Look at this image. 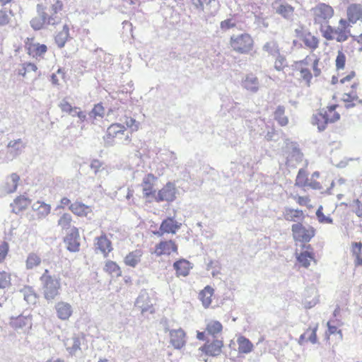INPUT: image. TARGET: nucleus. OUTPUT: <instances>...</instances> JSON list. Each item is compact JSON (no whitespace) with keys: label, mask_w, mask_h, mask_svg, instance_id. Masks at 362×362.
I'll return each instance as SVG.
<instances>
[{"label":"nucleus","mask_w":362,"mask_h":362,"mask_svg":"<svg viewBox=\"0 0 362 362\" xmlns=\"http://www.w3.org/2000/svg\"><path fill=\"white\" fill-rule=\"evenodd\" d=\"M139 129V124L129 117L124 124L115 122L111 124L106 129L103 137L106 146L115 144L129 145L132 141V134Z\"/></svg>","instance_id":"f257e3e1"},{"label":"nucleus","mask_w":362,"mask_h":362,"mask_svg":"<svg viewBox=\"0 0 362 362\" xmlns=\"http://www.w3.org/2000/svg\"><path fill=\"white\" fill-rule=\"evenodd\" d=\"M319 63L320 59L317 56L307 55L303 59L294 62L291 75L296 77L300 83L310 86L313 76L317 77L321 74Z\"/></svg>","instance_id":"f03ea898"},{"label":"nucleus","mask_w":362,"mask_h":362,"mask_svg":"<svg viewBox=\"0 0 362 362\" xmlns=\"http://www.w3.org/2000/svg\"><path fill=\"white\" fill-rule=\"evenodd\" d=\"M356 72L350 71L346 76L341 78L338 83L337 88L342 93V100L346 103L348 107H354L355 102L362 103L358 100L357 90L359 88L360 82L356 78Z\"/></svg>","instance_id":"7ed1b4c3"},{"label":"nucleus","mask_w":362,"mask_h":362,"mask_svg":"<svg viewBox=\"0 0 362 362\" xmlns=\"http://www.w3.org/2000/svg\"><path fill=\"white\" fill-rule=\"evenodd\" d=\"M322 36L328 41L336 40L337 42H344L351 36V28L345 18H340L338 27H332L329 24L319 27Z\"/></svg>","instance_id":"20e7f679"},{"label":"nucleus","mask_w":362,"mask_h":362,"mask_svg":"<svg viewBox=\"0 0 362 362\" xmlns=\"http://www.w3.org/2000/svg\"><path fill=\"white\" fill-rule=\"evenodd\" d=\"M229 45L235 53L249 54L253 51L255 41L251 35L243 33L231 35L229 40Z\"/></svg>","instance_id":"39448f33"},{"label":"nucleus","mask_w":362,"mask_h":362,"mask_svg":"<svg viewBox=\"0 0 362 362\" xmlns=\"http://www.w3.org/2000/svg\"><path fill=\"white\" fill-rule=\"evenodd\" d=\"M42 284L43 295L46 300H52L59 294L61 288L60 281L54 279L48 269H45L40 278Z\"/></svg>","instance_id":"423d86ee"},{"label":"nucleus","mask_w":362,"mask_h":362,"mask_svg":"<svg viewBox=\"0 0 362 362\" xmlns=\"http://www.w3.org/2000/svg\"><path fill=\"white\" fill-rule=\"evenodd\" d=\"M313 22L320 26L329 24V21L334 16V8L325 3H320L311 8Z\"/></svg>","instance_id":"0eeeda50"},{"label":"nucleus","mask_w":362,"mask_h":362,"mask_svg":"<svg viewBox=\"0 0 362 362\" xmlns=\"http://www.w3.org/2000/svg\"><path fill=\"white\" fill-rule=\"evenodd\" d=\"M24 47L30 58L38 61L45 59L48 50L47 46L37 42L35 37H27L24 40Z\"/></svg>","instance_id":"6e6552de"},{"label":"nucleus","mask_w":362,"mask_h":362,"mask_svg":"<svg viewBox=\"0 0 362 362\" xmlns=\"http://www.w3.org/2000/svg\"><path fill=\"white\" fill-rule=\"evenodd\" d=\"M158 177L153 173L146 175L141 183L143 197L146 202H153L156 195V182Z\"/></svg>","instance_id":"1a4fd4ad"},{"label":"nucleus","mask_w":362,"mask_h":362,"mask_svg":"<svg viewBox=\"0 0 362 362\" xmlns=\"http://www.w3.org/2000/svg\"><path fill=\"white\" fill-rule=\"evenodd\" d=\"M37 11L39 17H35L30 21V25L35 30L42 29L47 25H55L57 23L55 18L49 16L46 12V6L42 4L37 5Z\"/></svg>","instance_id":"9d476101"},{"label":"nucleus","mask_w":362,"mask_h":362,"mask_svg":"<svg viewBox=\"0 0 362 362\" xmlns=\"http://www.w3.org/2000/svg\"><path fill=\"white\" fill-rule=\"evenodd\" d=\"M296 36L303 42L305 47L312 51L319 47L320 39L310 30L301 26L295 30Z\"/></svg>","instance_id":"9b49d317"},{"label":"nucleus","mask_w":362,"mask_h":362,"mask_svg":"<svg viewBox=\"0 0 362 362\" xmlns=\"http://www.w3.org/2000/svg\"><path fill=\"white\" fill-rule=\"evenodd\" d=\"M291 230L293 240L301 243L309 242L315 233V230L313 227L306 228L300 223L293 224Z\"/></svg>","instance_id":"f8f14e48"},{"label":"nucleus","mask_w":362,"mask_h":362,"mask_svg":"<svg viewBox=\"0 0 362 362\" xmlns=\"http://www.w3.org/2000/svg\"><path fill=\"white\" fill-rule=\"evenodd\" d=\"M16 74L18 76L24 80L34 81L40 75L37 65L30 62L22 63L16 69Z\"/></svg>","instance_id":"ddd939ff"},{"label":"nucleus","mask_w":362,"mask_h":362,"mask_svg":"<svg viewBox=\"0 0 362 362\" xmlns=\"http://www.w3.org/2000/svg\"><path fill=\"white\" fill-rule=\"evenodd\" d=\"M157 257L170 256L178 254V245L173 240H163L158 243L153 252Z\"/></svg>","instance_id":"4468645a"},{"label":"nucleus","mask_w":362,"mask_h":362,"mask_svg":"<svg viewBox=\"0 0 362 362\" xmlns=\"http://www.w3.org/2000/svg\"><path fill=\"white\" fill-rule=\"evenodd\" d=\"M223 327L221 322L216 320H209L206 321L205 330L203 332H197V338L199 340H206V336L209 335L216 338V336L221 334Z\"/></svg>","instance_id":"2eb2a0df"},{"label":"nucleus","mask_w":362,"mask_h":362,"mask_svg":"<svg viewBox=\"0 0 362 362\" xmlns=\"http://www.w3.org/2000/svg\"><path fill=\"white\" fill-rule=\"evenodd\" d=\"M223 347V341L214 338L211 340H206L199 348V351L206 356L214 357L221 354Z\"/></svg>","instance_id":"dca6fc26"},{"label":"nucleus","mask_w":362,"mask_h":362,"mask_svg":"<svg viewBox=\"0 0 362 362\" xmlns=\"http://www.w3.org/2000/svg\"><path fill=\"white\" fill-rule=\"evenodd\" d=\"M181 225L180 223L176 221L173 218L168 217L161 222L159 230L153 232V234L158 237H161L164 234H175L180 228Z\"/></svg>","instance_id":"f3484780"},{"label":"nucleus","mask_w":362,"mask_h":362,"mask_svg":"<svg viewBox=\"0 0 362 362\" xmlns=\"http://www.w3.org/2000/svg\"><path fill=\"white\" fill-rule=\"evenodd\" d=\"M176 189L172 182L166 183L160 189H159L153 202H173L175 199Z\"/></svg>","instance_id":"a211bd4d"},{"label":"nucleus","mask_w":362,"mask_h":362,"mask_svg":"<svg viewBox=\"0 0 362 362\" xmlns=\"http://www.w3.org/2000/svg\"><path fill=\"white\" fill-rule=\"evenodd\" d=\"M346 17L345 21L349 22V26L356 24L358 21L362 22V5L359 4H352L347 7Z\"/></svg>","instance_id":"6ab92c4d"},{"label":"nucleus","mask_w":362,"mask_h":362,"mask_svg":"<svg viewBox=\"0 0 362 362\" xmlns=\"http://www.w3.org/2000/svg\"><path fill=\"white\" fill-rule=\"evenodd\" d=\"M64 243L68 250L76 252L79 250V232L77 228L73 227L66 237L64 238Z\"/></svg>","instance_id":"aec40b11"},{"label":"nucleus","mask_w":362,"mask_h":362,"mask_svg":"<svg viewBox=\"0 0 362 362\" xmlns=\"http://www.w3.org/2000/svg\"><path fill=\"white\" fill-rule=\"evenodd\" d=\"M94 245L95 250L100 251L105 257L112 250V243L105 233L95 238Z\"/></svg>","instance_id":"412c9836"},{"label":"nucleus","mask_w":362,"mask_h":362,"mask_svg":"<svg viewBox=\"0 0 362 362\" xmlns=\"http://www.w3.org/2000/svg\"><path fill=\"white\" fill-rule=\"evenodd\" d=\"M10 325L15 330L26 332L32 327L31 318L23 315L11 317Z\"/></svg>","instance_id":"4be33fe9"},{"label":"nucleus","mask_w":362,"mask_h":362,"mask_svg":"<svg viewBox=\"0 0 362 362\" xmlns=\"http://www.w3.org/2000/svg\"><path fill=\"white\" fill-rule=\"evenodd\" d=\"M173 267L177 277H185L189 274L190 270L192 269V264L189 261L182 258L175 261Z\"/></svg>","instance_id":"5701e85b"},{"label":"nucleus","mask_w":362,"mask_h":362,"mask_svg":"<svg viewBox=\"0 0 362 362\" xmlns=\"http://www.w3.org/2000/svg\"><path fill=\"white\" fill-rule=\"evenodd\" d=\"M84 341L85 336L83 334L74 336L64 340V346L69 353L72 355L81 349V346Z\"/></svg>","instance_id":"b1692460"},{"label":"nucleus","mask_w":362,"mask_h":362,"mask_svg":"<svg viewBox=\"0 0 362 362\" xmlns=\"http://www.w3.org/2000/svg\"><path fill=\"white\" fill-rule=\"evenodd\" d=\"M57 316L61 320H68L73 314L72 306L70 303L64 301H59L54 305Z\"/></svg>","instance_id":"393cba45"},{"label":"nucleus","mask_w":362,"mask_h":362,"mask_svg":"<svg viewBox=\"0 0 362 362\" xmlns=\"http://www.w3.org/2000/svg\"><path fill=\"white\" fill-rule=\"evenodd\" d=\"M318 323H311L305 331L302 334L299 338V343L300 344L310 342L312 344L317 343V330L318 329Z\"/></svg>","instance_id":"a878e982"},{"label":"nucleus","mask_w":362,"mask_h":362,"mask_svg":"<svg viewBox=\"0 0 362 362\" xmlns=\"http://www.w3.org/2000/svg\"><path fill=\"white\" fill-rule=\"evenodd\" d=\"M170 342L175 349H181L185 344V332L182 329H173L170 332Z\"/></svg>","instance_id":"bb28decb"},{"label":"nucleus","mask_w":362,"mask_h":362,"mask_svg":"<svg viewBox=\"0 0 362 362\" xmlns=\"http://www.w3.org/2000/svg\"><path fill=\"white\" fill-rule=\"evenodd\" d=\"M31 204V200L24 195L18 196L11 204V211L14 214H19L25 210Z\"/></svg>","instance_id":"cd10ccee"},{"label":"nucleus","mask_w":362,"mask_h":362,"mask_svg":"<svg viewBox=\"0 0 362 362\" xmlns=\"http://www.w3.org/2000/svg\"><path fill=\"white\" fill-rule=\"evenodd\" d=\"M304 247H306L308 250L301 252L297 255L296 259L302 267L308 268L310 265V262L315 260V255L313 252V248L310 245Z\"/></svg>","instance_id":"c85d7f7f"},{"label":"nucleus","mask_w":362,"mask_h":362,"mask_svg":"<svg viewBox=\"0 0 362 362\" xmlns=\"http://www.w3.org/2000/svg\"><path fill=\"white\" fill-rule=\"evenodd\" d=\"M25 147V144L21 139L12 140L7 144V153L11 155L12 157H15L20 155Z\"/></svg>","instance_id":"c756f323"},{"label":"nucleus","mask_w":362,"mask_h":362,"mask_svg":"<svg viewBox=\"0 0 362 362\" xmlns=\"http://www.w3.org/2000/svg\"><path fill=\"white\" fill-rule=\"evenodd\" d=\"M69 209L75 215L84 217L92 212L91 207L81 202H75L70 204Z\"/></svg>","instance_id":"7c9ffc66"},{"label":"nucleus","mask_w":362,"mask_h":362,"mask_svg":"<svg viewBox=\"0 0 362 362\" xmlns=\"http://www.w3.org/2000/svg\"><path fill=\"white\" fill-rule=\"evenodd\" d=\"M20 181V176L16 173H12L5 180L3 189L6 193H13L17 189Z\"/></svg>","instance_id":"2f4dec72"},{"label":"nucleus","mask_w":362,"mask_h":362,"mask_svg":"<svg viewBox=\"0 0 362 362\" xmlns=\"http://www.w3.org/2000/svg\"><path fill=\"white\" fill-rule=\"evenodd\" d=\"M238 351L239 354H247L253 351V344L249 339L243 335H240L237 338Z\"/></svg>","instance_id":"473e14b6"},{"label":"nucleus","mask_w":362,"mask_h":362,"mask_svg":"<svg viewBox=\"0 0 362 362\" xmlns=\"http://www.w3.org/2000/svg\"><path fill=\"white\" fill-rule=\"evenodd\" d=\"M283 217L287 221L296 222L304 218L302 210L286 208L283 212Z\"/></svg>","instance_id":"72a5a7b5"},{"label":"nucleus","mask_w":362,"mask_h":362,"mask_svg":"<svg viewBox=\"0 0 362 362\" xmlns=\"http://www.w3.org/2000/svg\"><path fill=\"white\" fill-rule=\"evenodd\" d=\"M142 255V250H135L126 255L124 262L129 267H135L140 262Z\"/></svg>","instance_id":"f704fd0d"},{"label":"nucleus","mask_w":362,"mask_h":362,"mask_svg":"<svg viewBox=\"0 0 362 362\" xmlns=\"http://www.w3.org/2000/svg\"><path fill=\"white\" fill-rule=\"evenodd\" d=\"M33 209L38 218H43L50 213L51 206L44 202L37 201L33 204Z\"/></svg>","instance_id":"c9c22d12"},{"label":"nucleus","mask_w":362,"mask_h":362,"mask_svg":"<svg viewBox=\"0 0 362 362\" xmlns=\"http://www.w3.org/2000/svg\"><path fill=\"white\" fill-rule=\"evenodd\" d=\"M339 106L338 105H332L327 106L326 110H321L329 123H333L338 121L340 119V114L337 111V108Z\"/></svg>","instance_id":"e433bc0d"},{"label":"nucleus","mask_w":362,"mask_h":362,"mask_svg":"<svg viewBox=\"0 0 362 362\" xmlns=\"http://www.w3.org/2000/svg\"><path fill=\"white\" fill-rule=\"evenodd\" d=\"M103 270L105 273L112 276L119 277L122 276L120 267L114 261L107 260L105 262Z\"/></svg>","instance_id":"4c0bfd02"},{"label":"nucleus","mask_w":362,"mask_h":362,"mask_svg":"<svg viewBox=\"0 0 362 362\" xmlns=\"http://www.w3.org/2000/svg\"><path fill=\"white\" fill-rule=\"evenodd\" d=\"M69 38V26L67 24L64 25L62 30L59 31L54 37V40L57 46L63 47Z\"/></svg>","instance_id":"58836bf2"},{"label":"nucleus","mask_w":362,"mask_h":362,"mask_svg":"<svg viewBox=\"0 0 362 362\" xmlns=\"http://www.w3.org/2000/svg\"><path fill=\"white\" fill-rule=\"evenodd\" d=\"M105 113V110L102 103L94 105L93 107L88 113L89 119L91 123L94 124L98 118H103Z\"/></svg>","instance_id":"ea45409f"},{"label":"nucleus","mask_w":362,"mask_h":362,"mask_svg":"<svg viewBox=\"0 0 362 362\" xmlns=\"http://www.w3.org/2000/svg\"><path fill=\"white\" fill-rule=\"evenodd\" d=\"M42 263L40 256L35 252L28 254L25 259V268L28 270H33L38 267Z\"/></svg>","instance_id":"a19ab883"},{"label":"nucleus","mask_w":362,"mask_h":362,"mask_svg":"<svg viewBox=\"0 0 362 362\" xmlns=\"http://www.w3.org/2000/svg\"><path fill=\"white\" fill-rule=\"evenodd\" d=\"M312 124L316 126L319 131H323L326 129L327 125L329 124L325 114L320 111L313 115Z\"/></svg>","instance_id":"79ce46f5"},{"label":"nucleus","mask_w":362,"mask_h":362,"mask_svg":"<svg viewBox=\"0 0 362 362\" xmlns=\"http://www.w3.org/2000/svg\"><path fill=\"white\" fill-rule=\"evenodd\" d=\"M351 252L352 255L355 257L354 264L356 267L362 266V243L361 242H354L351 243Z\"/></svg>","instance_id":"37998d69"},{"label":"nucleus","mask_w":362,"mask_h":362,"mask_svg":"<svg viewBox=\"0 0 362 362\" xmlns=\"http://www.w3.org/2000/svg\"><path fill=\"white\" fill-rule=\"evenodd\" d=\"M213 294L214 289L209 286H206L199 293V299L205 308H208L211 305Z\"/></svg>","instance_id":"c03bdc74"},{"label":"nucleus","mask_w":362,"mask_h":362,"mask_svg":"<svg viewBox=\"0 0 362 362\" xmlns=\"http://www.w3.org/2000/svg\"><path fill=\"white\" fill-rule=\"evenodd\" d=\"M243 86L248 90L256 92L259 89L258 78L253 75H248L243 81Z\"/></svg>","instance_id":"a18cd8bd"},{"label":"nucleus","mask_w":362,"mask_h":362,"mask_svg":"<svg viewBox=\"0 0 362 362\" xmlns=\"http://www.w3.org/2000/svg\"><path fill=\"white\" fill-rule=\"evenodd\" d=\"M274 116L279 125L284 127L288 124V119L285 115V107L284 106H278L274 112Z\"/></svg>","instance_id":"49530a36"},{"label":"nucleus","mask_w":362,"mask_h":362,"mask_svg":"<svg viewBox=\"0 0 362 362\" xmlns=\"http://www.w3.org/2000/svg\"><path fill=\"white\" fill-rule=\"evenodd\" d=\"M294 11L295 8L293 6L285 3L280 4L276 8V12L284 18H289L293 16Z\"/></svg>","instance_id":"de8ad7c7"},{"label":"nucleus","mask_w":362,"mask_h":362,"mask_svg":"<svg viewBox=\"0 0 362 362\" xmlns=\"http://www.w3.org/2000/svg\"><path fill=\"white\" fill-rule=\"evenodd\" d=\"M235 15L231 16L230 18L225 19L220 23V28L223 31H227L230 29L235 28L237 26V21L235 19Z\"/></svg>","instance_id":"09e8293b"},{"label":"nucleus","mask_w":362,"mask_h":362,"mask_svg":"<svg viewBox=\"0 0 362 362\" xmlns=\"http://www.w3.org/2000/svg\"><path fill=\"white\" fill-rule=\"evenodd\" d=\"M346 57L342 49L338 50L335 59V66L337 70H344L345 69Z\"/></svg>","instance_id":"8fccbe9b"},{"label":"nucleus","mask_w":362,"mask_h":362,"mask_svg":"<svg viewBox=\"0 0 362 362\" xmlns=\"http://www.w3.org/2000/svg\"><path fill=\"white\" fill-rule=\"evenodd\" d=\"M71 216L69 214L64 213L58 220V225L61 226L62 229H67L71 226Z\"/></svg>","instance_id":"3c124183"},{"label":"nucleus","mask_w":362,"mask_h":362,"mask_svg":"<svg viewBox=\"0 0 362 362\" xmlns=\"http://www.w3.org/2000/svg\"><path fill=\"white\" fill-rule=\"evenodd\" d=\"M11 15L12 11H8L6 9H0V26H6L11 22Z\"/></svg>","instance_id":"603ef678"},{"label":"nucleus","mask_w":362,"mask_h":362,"mask_svg":"<svg viewBox=\"0 0 362 362\" xmlns=\"http://www.w3.org/2000/svg\"><path fill=\"white\" fill-rule=\"evenodd\" d=\"M64 8V4L62 0H54V2L50 6V12L52 17L57 13L62 11Z\"/></svg>","instance_id":"864d4df0"},{"label":"nucleus","mask_w":362,"mask_h":362,"mask_svg":"<svg viewBox=\"0 0 362 362\" xmlns=\"http://www.w3.org/2000/svg\"><path fill=\"white\" fill-rule=\"evenodd\" d=\"M11 277L7 272H0V288H4L10 285Z\"/></svg>","instance_id":"5fc2aeb1"},{"label":"nucleus","mask_w":362,"mask_h":362,"mask_svg":"<svg viewBox=\"0 0 362 362\" xmlns=\"http://www.w3.org/2000/svg\"><path fill=\"white\" fill-rule=\"evenodd\" d=\"M287 66L285 57L279 56L274 62V67L278 71H281Z\"/></svg>","instance_id":"6e6d98bb"},{"label":"nucleus","mask_w":362,"mask_h":362,"mask_svg":"<svg viewBox=\"0 0 362 362\" xmlns=\"http://www.w3.org/2000/svg\"><path fill=\"white\" fill-rule=\"evenodd\" d=\"M328 326V330L326 332V339L327 340H329V336L331 334H334L335 333H338L339 335V337L341 338L342 334L340 330H338V328L336 326L330 325L329 322L327 323Z\"/></svg>","instance_id":"4d7b16f0"},{"label":"nucleus","mask_w":362,"mask_h":362,"mask_svg":"<svg viewBox=\"0 0 362 362\" xmlns=\"http://www.w3.org/2000/svg\"><path fill=\"white\" fill-rule=\"evenodd\" d=\"M59 108L63 112L68 114L72 111V105L67 100H63L59 105Z\"/></svg>","instance_id":"13d9d810"},{"label":"nucleus","mask_w":362,"mask_h":362,"mask_svg":"<svg viewBox=\"0 0 362 362\" xmlns=\"http://www.w3.org/2000/svg\"><path fill=\"white\" fill-rule=\"evenodd\" d=\"M317 217L320 223H331L332 219L326 217L323 212L322 208L317 209L316 212Z\"/></svg>","instance_id":"bf43d9fd"},{"label":"nucleus","mask_w":362,"mask_h":362,"mask_svg":"<svg viewBox=\"0 0 362 362\" xmlns=\"http://www.w3.org/2000/svg\"><path fill=\"white\" fill-rule=\"evenodd\" d=\"M296 199V202L300 206H308V207L311 206L310 205V200L308 197H300V196H299Z\"/></svg>","instance_id":"052dcab7"},{"label":"nucleus","mask_w":362,"mask_h":362,"mask_svg":"<svg viewBox=\"0 0 362 362\" xmlns=\"http://www.w3.org/2000/svg\"><path fill=\"white\" fill-rule=\"evenodd\" d=\"M355 214L359 218H362V202L359 199L354 201Z\"/></svg>","instance_id":"680f3d73"},{"label":"nucleus","mask_w":362,"mask_h":362,"mask_svg":"<svg viewBox=\"0 0 362 362\" xmlns=\"http://www.w3.org/2000/svg\"><path fill=\"white\" fill-rule=\"evenodd\" d=\"M72 203H71V201L69 199H68L67 197H63L60 200V204L59 205V208H64L66 206H70V204H71Z\"/></svg>","instance_id":"e2e57ef3"},{"label":"nucleus","mask_w":362,"mask_h":362,"mask_svg":"<svg viewBox=\"0 0 362 362\" xmlns=\"http://www.w3.org/2000/svg\"><path fill=\"white\" fill-rule=\"evenodd\" d=\"M76 117H78V119L81 122H84L86 119V112L82 111L80 107L78 108Z\"/></svg>","instance_id":"0e129e2a"},{"label":"nucleus","mask_w":362,"mask_h":362,"mask_svg":"<svg viewBox=\"0 0 362 362\" xmlns=\"http://www.w3.org/2000/svg\"><path fill=\"white\" fill-rule=\"evenodd\" d=\"M6 254V250L2 246H0V263L4 260Z\"/></svg>","instance_id":"69168bd1"},{"label":"nucleus","mask_w":362,"mask_h":362,"mask_svg":"<svg viewBox=\"0 0 362 362\" xmlns=\"http://www.w3.org/2000/svg\"><path fill=\"white\" fill-rule=\"evenodd\" d=\"M353 40L356 42L361 47L362 46V33L358 35H356V36H353Z\"/></svg>","instance_id":"338daca9"},{"label":"nucleus","mask_w":362,"mask_h":362,"mask_svg":"<svg viewBox=\"0 0 362 362\" xmlns=\"http://www.w3.org/2000/svg\"><path fill=\"white\" fill-rule=\"evenodd\" d=\"M274 43H272V42H267L266 43L264 47H263V49L267 51V52H269L273 47H274Z\"/></svg>","instance_id":"774afa93"}]
</instances>
